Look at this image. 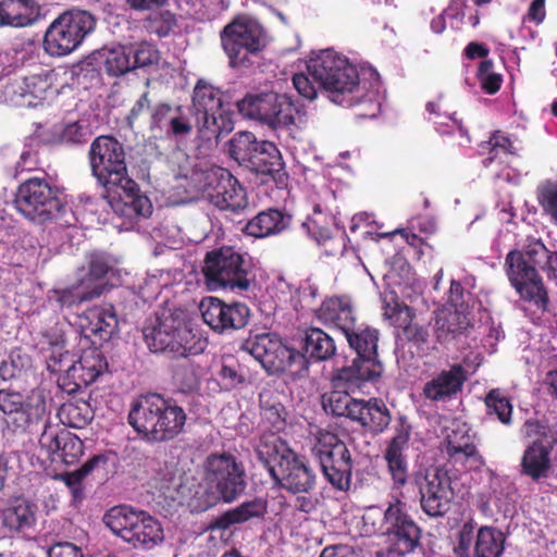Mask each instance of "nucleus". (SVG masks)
Instances as JSON below:
<instances>
[{
    "mask_svg": "<svg viewBox=\"0 0 557 557\" xmlns=\"http://www.w3.org/2000/svg\"><path fill=\"white\" fill-rule=\"evenodd\" d=\"M292 221L293 216L289 213L275 208H269L251 218L246 223L243 232L255 238H264L288 230Z\"/></svg>",
    "mask_w": 557,
    "mask_h": 557,
    "instance_id": "32",
    "label": "nucleus"
},
{
    "mask_svg": "<svg viewBox=\"0 0 557 557\" xmlns=\"http://www.w3.org/2000/svg\"><path fill=\"white\" fill-rule=\"evenodd\" d=\"M240 349L251 355L270 372L296 373L305 368V356L286 346L274 333L250 334L243 341Z\"/></svg>",
    "mask_w": 557,
    "mask_h": 557,
    "instance_id": "15",
    "label": "nucleus"
},
{
    "mask_svg": "<svg viewBox=\"0 0 557 557\" xmlns=\"http://www.w3.org/2000/svg\"><path fill=\"white\" fill-rule=\"evenodd\" d=\"M345 337L357 356L349 366H344L342 369L352 370L355 374L373 382L381 377L383 366L377 359L379 331L356 324L351 332L345 334Z\"/></svg>",
    "mask_w": 557,
    "mask_h": 557,
    "instance_id": "21",
    "label": "nucleus"
},
{
    "mask_svg": "<svg viewBox=\"0 0 557 557\" xmlns=\"http://www.w3.org/2000/svg\"><path fill=\"white\" fill-rule=\"evenodd\" d=\"M92 175L111 193L116 185L126 184L134 188L135 181L129 177L126 154L122 143L111 135H100L90 144L88 151Z\"/></svg>",
    "mask_w": 557,
    "mask_h": 557,
    "instance_id": "13",
    "label": "nucleus"
},
{
    "mask_svg": "<svg viewBox=\"0 0 557 557\" xmlns=\"http://www.w3.org/2000/svg\"><path fill=\"white\" fill-rule=\"evenodd\" d=\"M506 275L511 286L524 301L546 311L549 304L548 292L535 265L529 263L521 251L513 249L505 258Z\"/></svg>",
    "mask_w": 557,
    "mask_h": 557,
    "instance_id": "18",
    "label": "nucleus"
},
{
    "mask_svg": "<svg viewBox=\"0 0 557 557\" xmlns=\"http://www.w3.org/2000/svg\"><path fill=\"white\" fill-rule=\"evenodd\" d=\"M60 417L63 424L74 429H83L90 423L94 412L87 401H69L62 405Z\"/></svg>",
    "mask_w": 557,
    "mask_h": 557,
    "instance_id": "47",
    "label": "nucleus"
},
{
    "mask_svg": "<svg viewBox=\"0 0 557 557\" xmlns=\"http://www.w3.org/2000/svg\"><path fill=\"white\" fill-rule=\"evenodd\" d=\"M107 370L108 362L102 352L97 348L86 349L60 379V386L67 394H75L94 383Z\"/></svg>",
    "mask_w": 557,
    "mask_h": 557,
    "instance_id": "26",
    "label": "nucleus"
},
{
    "mask_svg": "<svg viewBox=\"0 0 557 557\" xmlns=\"http://www.w3.org/2000/svg\"><path fill=\"white\" fill-rule=\"evenodd\" d=\"M38 505L23 494L5 499L0 507V525L11 534H27L35 530Z\"/></svg>",
    "mask_w": 557,
    "mask_h": 557,
    "instance_id": "28",
    "label": "nucleus"
},
{
    "mask_svg": "<svg viewBox=\"0 0 557 557\" xmlns=\"http://www.w3.org/2000/svg\"><path fill=\"white\" fill-rule=\"evenodd\" d=\"M474 525L469 521L462 525L458 534V543L454 548L458 557H470V548L473 541Z\"/></svg>",
    "mask_w": 557,
    "mask_h": 557,
    "instance_id": "63",
    "label": "nucleus"
},
{
    "mask_svg": "<svg viewBox=\"0 0 557 557\" xmlns=\"http://www.w3.org/2000/svg\"><path fill=\"white\" fill-rule=\"evenodd\" d=\"M202 191L215 208L235 213L247 208L246 189L228 170L212 166L202 173Z\"/></svg>",
    "mask_w": 557,
    "mask_h": 557,
    "instance_id": "20",
    "label": "nucleus"
},
{
    "mask_svg": "<svg viewBox=\"0 0 557 557\" xmlns=\"http://www.w3.org/2000/svg\"><path fill=\"white\" fill-rule=\"evenodd\" d=\"M308 73L336 104L354 107L367 96L366 85L361 83L357 67L331 49L322 51L310 61Z\"/></svg>",
    "mask_w": 557,
    "mask_h": 557,
    "instance_id": "4",
    "label": "nucleus"
},
{
    "mask_svg": "<svg viewBox=\"0 0 557 557\" xmlns=\"http://www.w3.org/2000/svg\"><path fill=\"white\" fill-rule=\"evenodd\" d=\"M302 349L307 357L314 361H325L336 354L334 338L320 327H309L305 332Z\"/></svg>",
    "mask_w": 557,
    "mask_h": 557,
    "instance_id": "39",
    "label": "nucleus"
},
{
    "mask_svg": "<svg viewBox=\"0 0 557 557\" xmlns=\"http://www.w3.org/2000/svg\"><path fill=\"white\" fill-rule=\"evenodd\" d=\"M369 382L372 381L355 374L352 370L336 369L331 376L333 389L321 397L323 410L332 416L348 419L352 404L357 399L350 394L360 391Z\"/></svg>",
    "mask_w": 557,
    "mask_h": 557,
    "instance_id": "23",
    "label": "nucleus"
},
{
    "mask_svg": "<svg viewBox=\"0 0 557 557\" xmlns=\"http://www.w3.org/2000/svg\"><path fill=\"white\" fill-rule=\"evenodd\" d=\"M149 350L171 359L189 357L205 350L206 342L189 329L184 320L172 312L157 314L143 330Z\"/></svg>",
    "mask_w": 557,
    "mask_h": 557,
    "instance_id": "6",
    "label": "nucleus"
},
{
    "mask_svg": "<svg viewBox=\"0 0 557 557\" xmlns=\"http://www.w3.org/2000/svg\"><path fill=\"white\" fill-rule=\"evenodd\" d=\"M479 153L484 156L482 165L487 169L494 164L498 166L506 165L508 157L518 156V149L509 135L497 129L491 134L488 140L480 145Z\"/></svg>",
    "mask_w": 557,
    "mask_h": 557,
    "instance_id": "36",
    "label": "nucleus"
},
{
    "mask_svg": "<svg viewBox=\"0 0 557 557\" xmlns=\"http://www.w3.org/2000/svg\"><path fill=\"white\" fill-rule=\"evenodd\" d=\"M224 92L199 79L193 91V108L195 109L198 128L208 138H219L234 129V111L231 102L224 100Z\"/></svg>",
    "mask_w": 557,
    "mask_h": 557,
    "instance_id": "10",
    "label": "nucleus"
},
{
    "mask_svg": "<svg viewBox=\"0 0 557 557\" xmlns=\"http://www.w3.org/2000/svg\"><path fill=\"white\" fill-rule=\"evenodd\" d=\"M111 267L103 255L100 253H91L88 262V271L81 280V284L85 285L87 289H92L95 286H100L101 290L103 289L102 285L99 284L102 282Z\"/></svg>",
    "mask_w": 557,
    "mask_h": 557,
    "instance_id": "53",
    "label": "nucleus"
},
{
    "mask_svg": "<svg viewBox=\"0 0 557 557\" xmlns=\"http://www.w3.org/2000/svg\"><path fill=\"white\" fill-rule=\"evenodd\" d=\"M520 251L529 263L557 284V251L548 250L541 239L534 237H528L527 245Z\"/></svg>",
    "mask_w": 557,
    "mask_h": 557,
    "instance_id": "38",
    "label": "nucleus"
},
{
    "mask_svg": "<svg viewBox=\"0 0 557 557\" xmlns=\"http://www.w3.org/2000/svg\"><path fill=\"white\" fill-rule=\"evenodd\" d=\"M536 197L543 211L557 225V182L545 181L537 186Z\"/></svg>",
    "mask_w": 557,
    "mask_h": 557,
    "instance_id": "55",
    "label": "nucleus"
},
{
    "mask_svg": "<svg viewBox=\"0 0 557 557\" xmlns=\"http://www.w3.org/2000/svg\"><path fill=\"white\" fill-rule=\"evenodd\" d=\"M504 534L493 527H481L474 544V557H500L504 552Z\"/></svg>",
    "mask_w": 557,
    "mask_h": 557,
    "instance_id": "45",
    "label": "nucleus"
},
{
    "mask_svg": "<svg viewBox=\"0 0 557 557\" xmlns=\"http://www.w3.org/2000/svg\"><path fill=\"white\" fill-rule=\"evenodd\" d=\"M127 421L141 440L165 443L184 432L187 414L175 399L148 393L132 401Z\"/></svg>",
    "mask_w": 557,
    "mask_h": 557,
    "instance_id": "3",
    "label": "nucleus"
},
{
    "mask_svg": "<svg viewBox=\"0 0 557 557\" xmlns=\"http://www.w3.org/2000/svg\"><path fill=\"white\" fill-rule=\"evenodd\" d=\"M236 106L242 115L257 120L273 129L295 125L296 115L299 113L290 96L277 92L247 95Z\"/></svg>",
    "mask_w": 557,
    "mask_h": 557,
    "instance_id": "16",
    "label": "nucleus"
},
{
    "mask_svg": "<svg viewBox=\"0 0 557 557\" xmlns=\"http://www.w3.org/2000/svg\"><path fill=\"white\" fill-rule=\"evenodd\" d=\"M468 380V370L461 363H453L430 375L423 384L421 396L431 403L450 401L462 392Z\"/></svg>",
    "mask_w": 557,
    "mask_h": 557,
    "instance_id": "27",
    "label": "nucleus"
},
{
    "mask_svg": "<svg viewBox=\"0 0 557 557\" xmlns=\"http://www.w3.org/2000/svg\"><path fill=\"white\" fill-rule=\"evenodd\" d=\"M61 144L81 145L87 141V131L78 122L63 125L58 134Z\"/></svg>",
    "mask_w": 557,
    "mask_h": 557,
    "instance_id": "60",
    "label": "nucleus"
},
{
    "mask_svg": "<svg viewBox=\"0 0 557 557\" xmlns=\"http://www.w3.org/2000/svg\"><path fill=\"white\" fill-rule=\"evenodd\" d=\"M429 336V326L426 324L419 323L417 318L406 326L403 333H400V338H405L417 347L425 345Z\"/></svg>",
    "mask_w": 557,
    "mask_h": 557,
    "instance_id": "61",
    "label": "nucleus"
},
{
    "mask_svg": "<svg viewBox=\"0 0 557 557\" xmlns=\"http://www.w3.org/2000/svg\"><path fill=\"white\" fill-rule=\"evenodd\" d=\"M126 184L116 185L111 191L117 193L125 207L137 216L147 218L152 213V205L148 197L140 194L138 184L128 188Z\"/></svg>",
    "mask_w": 557,
    "mask_h": 557,
    "instance_id": "46",
    "label": "nucleus"
},
{
    "mask_svg": "<svg viewBox=\"0 0 557 557\" xmlns=\"http://www.w3.org/2000/svg\"><path fill=\"white\" fill-rule=\"evenodd\" d=\"M176 25L174 14L169 11L156 13L147 21V28L159 37H166Z\"/></svg>",
    "mask_w": 557,
    "mask_h": 557,
    "instance_id": "59",
    "label": "nucleus"
},
{
    "mask_svg": "<svg viewBox=\"0 0 557 557\" xmlns=\"http://www.w3.org/2000/svg\"><path fill=\"white\" fill-rule=\"evenodd\" d=\"M175 111H178L177 106L173 107L168 102L156 103L150 110L149 128L164 131Z\"/></svg>",
    "mask_w": 557,
    "mask_h": 557,
    "instance_id": "56",
    "label": "nucleus"
},
{
    "mask_svg": "<svg viewBox=\"0 0 557 557\" xmlns=\"http://www.w3.org/2000/svg\"><path fill=\"white\" fill-rule=\"evenodd\" d=\"M200 310L203 322L219 334L240 330L250 319V309L246 304H226L216 297L202 299Z\"/></svg>",
    "mask_w": 557,
    "mask_h": 557,
    "instance_id": "24",
    "label": "nucleus"
},
{
    "mask_svg": "<svg viewBox=\"0 0 557 557\" xmlns=\"http://www.w3.org/2000/svg\"><path fill=\"white\" fill-rule=\"evenodd\" d=\"M104 524L136 549H152L164 540L160 521L147 511L120 505L103 516Z\"/></svg>",
    "mask_w": 557,
    "mask_h": 557,
    "instance_id": "7",
    "label": "nucleus"
},
{
    "mask_svg": "<svg viewBox=\"0 0 557 557\" xmlns=\"http://www.w3.org/2000/svg\"><path fill=\"white\" fill-rule=\"evenodd\" d=\"M103 66L108 75L119 77L133 70L132 48L119 47L107 51Z\"/></svg>",
    "mask_w": 557,
    "mask_h": 557,
    "instance_id": "49",
    "label": "nucleus"
},
{
    "mask_svg": "<svg viewBox=\"0 0 557 557\" xmlns=\"http://www.w3.org/2000/svg\"><path fill=\"white\" fill-rule=\"evenodd\" d=\"M412 425L405 416H399L393 428V435L385 443L383 458L391 475L393 487L403 488L407 483L420 496V506L430 517H443L454 499L451 479L441 467H429L414 471L409 479V463L406 455L411 438Z\"/></svg>",
    "mask_w": 557,
    "mask_h": 557,
    "instance_id": "1",
    "label": "nucleus"
},
{
    "mask_svg": "<svg viewBox=\"0 0 557 557\" xmlns=\"http://www.w3.org/2000/svg\"><path fill=\"white\" fill-rule=\"evenodd\" d=\"M117 327L115 313L103 308L89 309L85 314L82 332L92 345H101L111 338Z\"/></svg>",
    "mask_w": 557,
    "mask_h": 557,
    "instance_id": "34",
    "label": "nucleus"
},
{
    "mask_svg": "<svg viewBox=\"0 0 557 557\" xmlns=\"http://www.w3.org/2000/svg\"><path fill=\"white\" fill-rule=\"evenodd\" d=\"M260 145L251 132H237L228 141V153L232 159L249 168L251 160Z\"/></svg>",
    "mask_w": 557,
    "mask_h": 557,
    "instance_id": "43",
    "label": "nucleus"
},
{
    "mask_svg": "<svg viewBox=\"0 0 557 557\" xmlns=\"http://www.w3.org/2000/svg\"><path fill=\"white\" fill-rule=\"evenodd\" d=\"M487 414H495L506 425L511 422L512 405L510 400L498 389H491L484 399Z\"/></svg>",
    "mask_w": 557,
    "mask_h": 557,
    "instance_id": "52",
    "label": "nucleus"
},
{
    "mask_svg": "<svg viewBox=\"0 0 557 557\" xmlns=\"http://www.w3.org/2000/svg\"><path fill=\"white\" fill-rule=\"evenodd\" d=\"M311 451L331 486L347 492L351 486L352 458L346 443L334 432L319 430Z\"/></svg>",
    "mask_w": 557,
    "mask_h": 557,
    "instance_id": "12",
    "label": "nucleus"
},
{
    "mask_svg": "<svg viewBox=\"0 0 557 557\" xmlns=\"http://www.w3.org/2000/svg\"><path fill=\"white\" fill-rule=\"evenodd\" d=\"M476 78L482 90L488 95L496 94L503 84V76L494 71V62L491 59L479 63Z\"/></svg>",
    "mask_w": 557,
    "mask_h": 557,
    "instance_id": "54",
    "label": "nucleus"
},
{
    "mask_svg": "<svg viewBox=\"0 0 557 557\" xmlns=\"http://www.w3.org/2000/svg\"><path fill=\"white\" fill-rule=\"evenodd\" d=\"M205 491L198 509L203 511L219 503L230 504L246 490V472L231 453L210 454L203 463Z\"/></svg>",
    "mask_w": 557,
    "mask_h": 557,
    "instance_id": "5",
    "label": "nucleus"
},
{
    "mask_svg": "<svg viewBox=\"0 0 557 557\" xmlns=\"http://www.w3.org/2000/svg\"><path fill=\"white\" fill-rule=\"evenodd\" d=\"M159 58V51L150 44L140 42L135 48H132L133 70L157 64Z\"/></svg>",
    "mask_w": 557,
    "mask_h": 557,
    "instance_id": "57",
    "label": "nucleus"
},
{
    "mask_svg": "<svg viewBox=\"0 0 557 557\" xmlns=\"http://www.w3.org/2000/svg\"><path fill=\"white\" fill-rule=\"evenodd\" d=\"M380 532L386 536L389 546L375 554L405 557L421 545L422 530L406 510L405 503L395 498L383 512Z\"/></svg>",
    "mask_w": 557,
    "mask_h": 557,
    "instance_id": "14",
    "label": "nucleus"
},
{
    "mask_svg": "<svg viewBox=\"0 0 557 557\" xmlns=\"http://www.w3.org/2000/svg\"><path fill=\"white\" fill-rule=\"evenodd\" d=\"M267 512V499L255 497L223 512L211 523V529L226 530L233 524L244 523L255 518L262 519Z\"/></svg>",
    "mask_w": 557,
    "mask_h": 557,
    "instance_id": "37",
    "label": "nucleus"
},
{
    "mask_svg": "<svg viewBox=\"0 0 557 557\" xmlns=\"http://www.w3.org/2000/svg\"><path fill=\"white\" fill-rule=\"evenodd\" d=\"M182 358L183 362L173 367V379L183 389H191L197 384L195 367L188 357Z\"/></svg>",
    "mask_w": 557,
    "mask_h": 557,
    "instance_id": "58",
    "label": "nucleus"
},
{
    "mask_svg": "<svg viewBox=\"0 0 557 557\" xmlns=\"http://www.w3.org/2000/svg\"><path fill=\"white\" fill-rule=\"evenodd\" d=\"M39 12L36 0H0V28L29 26Z\"/></svg>",
    "mask_w": 557,
    "mask_h": 557,
    "instance_id": "35",
    "label": "nucleus"
},
{
    "mask_svg": "<svg viewBox=\"0 0 557 557\" xmlns=\"http://www.w3.org/2000/svg\"><path fill=\"white\" fill-rule=\"evenodd\" d=\"M366 431L377 435L383 433L392 421V414L383 399L372 397L370 409H367Z\"/></svg>",
    "mask_w": 557,
    "mask_h": 557,
    "instance_id": "50",
    "label": "nucleus"
},
{
    "mask_svg": "<svg viewBox=\"0 0 557 557\" xmlns=\"http://www.w3.org/2000/svg\"><path fill=\"white\" fill-rule=\"evenodd\" d=\"M57 301L61 307H72L82 304L83 301L90 300L99 297L102 294L100 286H95L92 289H87L81 283L77 286H72L63 289L54 290Z\"/></svg>",
    "mask_w": 557,
    "mask_h": 557,
    "instance_id": "51",
    "label": "nucleus"
},
{
    "mask_svg": "<svg viewBox=\"0 0 557 557\" xmlns=\"http://www.w3.org/2000/svg\"><path fill=\"white\" fill-rule=\"evenodd\" d=\"M177 108L178 111H175L164 129L166 134H171L175 137L188 135L193 131V125L188 116L184 113L183 108L181 106H177Z\"/></svg>",
    "mask_w": 557,
    "mask_h": 557,
    "instance_id": "62",
    "label": "nucleus"
},
{
    "mask_svg": "<svg viewBox=\"0 0 557 557\" xmlns=\"http://www.w3.org/2000/svg\"><path fill=\"white\" fill-rule=\"evenodd\" d=\"M261 417L264 423L276 432L282 431L286 424V410L272 395L260 394Z\"/></svg>",
    "mask_w": 557,
    "mask_h": 557,
    "instance_id": "48",
    "label": "nucleus"
},
{
    "mask_svg": "<svg viewBox=\"0 0 557 557\" xmlns=\"http://www.w3.org/2000/svg\"><path fill=\"white\" fill-rule=\"evenodd\" d=\"M258 459L268 469L273 482L290 494H309L317 485V474L308 458L294 450L275 434L260 437Z\"/></svg>",
    "mask_w": 557,
    "mask_h": 557,
    "instance_id": "2",
    "label": "nucleus"
},
{
    "mask_svg": "<svg viewBox=\"0 0 557 557\" xmlns=\"http://www.w3.org/2000/svg\"><path fill=\"white\" fill-rule=\"evenodd\" d=\"M442 450L454 463L466 465L473 461L478 466L484 465V459L473 443L466 424H458L450 430L442 442Z\"/></svg>",
    "mask_w": 557,
    "mask_h": 557,
    "instance_id": "31",
    "label": "nucleus"
},
{
    "mask_svg": "<svg viewBox=\"0 0 557 557\" xmlns=\"http://www.w3.org/2000/svg\"><path fill=\"white\" fill-rule=\"evenodd\" d=\"M53 74L44 73L24 77L7 84L4 97L17 108H36L54 92Z\"/></svg>",
    "mask_w": 557,
    "mask_h": 557,
    "instance_id": "25",
    "label": "nucleus"
},
{
    "mask_svg": "<svg viewBox=\"0 0 557 557\" xmlns=\"http://www.w3.org/2000/svg\"><path fill=\"white\" fill-rule=\"evenodd\" d=\"M96 27V18L85 10H69L54 18L45 32L42 47L50 57H65L78 49Z\"/></svg>",
    "mask_w": 557,
    "mask_h": 557,
    "instance_id": "11",
    "label": "nucleus"
},
{
    "mask_svg": "<svg viewBox=\"0 0 557 557\" xmlns=\"http://www.w3.org/2000/svg\"><path fill=\"white\" fill-rule=\"evenodd\" d=\"M383 317L396 330V336L400 337V333L416 319V311L408 305L399 301L396 296H392L389 300L384 299Z\"/></svg>",
    "mask_w": 557,
    "mask_h": 557,
    "instance_id": "44",
    "label": "nucleus"
},
{
    "mask_svg": "<svg viewBox=\"0 0 557 557\" xmlns=\"http://www.w3.org/2000/svg\"><path fill=\"white\" fill-rule=\"evenodd\" d=\"M107 457L104 455H94L78 469L70 472L58 473L53 476L54 480L63 482L71 491L75 500L82 499L84 492V480L100 465L106 463Z\"/></svg>",
    "mask_w": 557,
    "mask_h": 557,
    "instance_id": "41",
    "label": "nucleus"
},
{
    "mask_svg": "<svg viewBox=\"0 0 557 557\" xmlns=\"http://www.w3.org/2000/svg\"><path fill=\"white\" fill-rule=\"evenodd\" d=\"M48 557H84L83 552L70 542H58L48 550Z\"/></svg>",
    "mask_w": 557,
    "mask_h": 557,
    "instance_id": "64",
    "label": "nucleus"
},
{
    "mask_svg": "<svg viewBox=\"0 0 557 557\" xmlns=\"http://www.w3.org/2000/svg\"><path fill=\"white\" fill-rule=\"evenodd\" d=\"M0 411L7 416L8 426L14 432H32L48 418L47 401L41 395H32L26 399L18 392L0 389Z\"/></svg>",
    "mask_w": 557,
    "mask_h": 557,
    "instance_id": "19",
    "label": "nucleus"
},
{
    "mask_svg": "<svg viewBox=\"0 0 557 557\" xmlns=\"http://www.w3.org/2000/svg\"><path fill=\"white\" fill-rule=\"evenodd\" d=\"M32 357L21 347L13 348L0 363V379L2 381L24 379L32 370Z\"/></svg>",
    "mask_w": 557,
    "mask_h": 557,
    "instance_id": "42",
    "label": "nucleus"
},
{
    "mask_svg": "<svg viewBox=\"0 0 557 557\" xmlns=\"http://www.w3.org/2000/svg\"><path fill=\"white\" fill-rule=\"evenodd\" d=\"M323 325L335 329L344 335L357 324V313L348 296L325 298L314 312Z\"/></svg>",
    "mask_w": 557,
    "mask_h": 557,
    "instance_id": "29",
    "label": "nucleus"
},
{
    "mask_svg": "<svg viewBox=\"0 0 557 557\" xmlns=\"http://www.w3.org/2000/svg\"><path fill=\"white\" fill-rule=\"evenodd\" d=\"M249 168L259 174L269 176L280 189L285 188L288 184V174L285 171L281 151L272 141L260 140Z\"/></svg>",
    "mask_w": 557,
    "mask_h": 557,
    "instance_id": "30",
    "label": "nucleus"
},
{
    "mask_svg": "<svg viewBox=\"0 0 557 557\" xmlns=\"http://www.w3.org/2000/svg\"><path fill=\"white\" fill-rule=\"evenodd\" d=\"M221 42L231 66H248L251 64L249 57L264 47L263 29L252 20L238 17L223 28Z\"/></svg>",
    "mask_w": 557,
    "mask_h": 557,
    "instance_id": "17",
    "label": "nucleus"
},
{
    "mask_svg": "<svg viewBox=\"0 0 557 557\" xmlns=\"http://www.w3.org/2000/svg\"><path fill=\"white\" fill-rule=\"evenodd\" d=\"M253 264L247 253L223 246L207 252L202 273L211 287L248 290L253 280Z\"/></svg>",
    "mask_w": 557,
    "mask_h": 557,
    "instance_id": "8",
    "label": "nucleus"
},
{
    "mask_svg": "<svg viewBox=\"0 0 557 557\" xmlns=\"http://www.w3.org/2000/svg\"><path fill=\"white\" fill-rule=\"evenodd\" d=\"M44 430L39 437L40 454L51 462H62L66 466L75 465L84 454L83 441L64 426L42 422Z\"/></svg>",
    "mask_w": 557,
    "mask_h": 557,
    "instance_id": "22",
    "label": "nucleus"
},
{
    "mask_svg": "<svg viewBox=\"0 0 557 557\" xmlns=\"http://www.w3.org/2000/svg\"><path fill=\"white\" fill-rule=\"evenodd\" d=\"M553 444L536 440L529 445L521 459V473L533 481L548 478L552 470Z\"/></svg>",
    "mask_w": 557,
    "mask_h": 557,
    "instance_id": "33",
    "label": "nucleus"
},
{
    "mask_svg": "<svg viewBox=\"0 0 557 557\" xmlns=\"http://www.w3.org/2000/svg\"><path fill=\"white\" fill-rule=\"evenodd\" d=\"M14 205L22 215L40 224L60 219L66 208L59 188L45 177H30L21 183Z\"/></svg>",
    "mask_w": 557,
    "mask_h": 557,
    "instance_id": "9",
    "label": "nucleus"
},
{
    "mask_svg": "<svg viewBox=\"0 0 557 557\" xmlns=\"http://www.w3.org/2000/svg\"><path fill=\"white\" fill-rule=\"evenodd\" d=\"M470 319L467 312L457 308L454 310H443L437 313L435 319V334L440 343H445L462 333L470 326Z\"/></svg>",
    "mask_w": 557,
    "mask_h": 557,
    "instance_id": "40",
    "label": "nucleus"
}]
</instances>
